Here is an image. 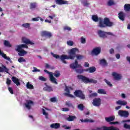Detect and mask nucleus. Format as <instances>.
<instances>
[{
    "mask_svg": "<svg viewBox=\"0 0 130 130\" xmlns=\"http://www.w3.org/2000/svg\"><path fill=\"white\" fill-rule=\"evenodd\" d=\"M79 49L77 48H74L70 50L69 51V56L67 55H61L60 56L59 55L55 54L52 52H51V55L55 58L61 59V61L63 63H67V61L65 59H74L76 57V53L79 52Z\"/></svg>",
    "mask_w": 130,
    "mask_h": 130,
    "instance_id": "obj_1",
    "label": "nucleus"
},
{
    "mask_svg": "<svg viewBox=\"0 0 130 130\" xmlns=\"http://www.w3.org/2000/svg\"><path fill=\"white\" fill-rule=\"evenodd\" d=\"M92 20L94 22L99 21V27L100 28H106V27H112V26H114V23L110 21L109 18L107 17L105 18L103 20L102 18H98L97 15H92Z\"/></svg>",
    "mask_w": 130,
    "mask_h": 130,
    "instance_id": "obj_2",
    "label": "nucleus"
},
{
    "mask_svg": "<svg viewBox=\"0 0 130 130\" xmlns=\"http://www.w3.org/2000/svg\"><path fill=\"white\" fill-rule=\"evenodd\" d=\"M77 79H78V80H81L82 82L85 84H88L89 83H91V84H97V80L93 79H90L82 75H78L77 76Z\"/></svg>",
    "mask_w": 130,
    "mask_h": 130,
    "instance_id": "obj_3",
    "label": "nucleus"
},
{
    "mask_svg": "<svg viewBox=\"0 0 130 130\" xmlns=\"http://www.w3.org/2000/svg\"><path fill=\"white\" fill-rule=\"evenodd\" d=\"M70 68L71 69H73V70L75 69L76 73H78L79 74H82V73H83V70L78 69L82 68V66L79 64V62H78V60L77 59L75 60L74 63H72L70 64Z\"/></svg>",
    "mask_w": 130,
    "mask_h": 130,
    "instance_id": "obj_4",
    "label": "nucleus"
},
{
    "mask_svg": "<svg viewBox=\"0 0 130 130\" xmlns=\"http://www.w3.org/2000/svg\"><path fill=\"white\" fill-rule=\"evenodd\" d=\"M44 72L45 73H47V74H49V78L50 82L51 83H53L54 84H57V79L56 78H55L54 76H53V75L52 74V72H50L47 70H44Z\"/></svg>",
    "mask_w": 130,
    "mask_h": 130,
    "instance_id": "obj_5",
    "label": "nucleus"
},
{
    "mask_svg": "<svg viewBox=\"0 0 130 130\" xmlns=\"http://www.w3.org/2000/svg\"><path fill=\"white\" fill-rule=\"evenodd\" d=\"M98 34L101 38H107V35H113L112 33L110 32L104 31L102 30H98Z\"/></svg>",
    "mask_w": 130,
    "mask_h": 130,
    "instance_id": "obj_6",
    "label": "nucleus"
},
{
    "mask_svg": "<svg viewBox=\"0 0 130 130\" xmlns=\"http://www.w3.org/2000/svg\"><path fill=\"white\" fill-rule=\"evenodd\" d=\"M74 95L76 96V97H78L80 99H82V100H84L85 99V94L83 93V91L80 90H77L74 92Z\"/></svg>",
    "mask_w": 130,
    "mask_h": 130,
    "instance_id": "obj_7",
    "label": "nucleus"
},
{
    "mask_svg": "<svg viewBox=\"0 0 130 130\" xmlns=\"http://www.w3.org/2000/svg\"><path fill=\"white\" fill-rule=\"evenodd\" d=\"M118 115L121 117H124L125 118L128 117L129 115V113H128V111L121 110L118 111Z\"/></svg>",
    "mask_w": 130,
    "mask_h": 130,
    "instance_id": "obj_8",
    "label": "nucleus"
},
{
    "mask_svg": "<svg viewBox=\"0 0 130 130\" xmlns=\"http://www.w3.org/2000/svg\"><path fill=\"white\" fill-rule=\"evenodd\" d=\"M42 37H45V38H51L52 37V34L50 31H43L41 33Z\"/></svg>",
    "mask_w": 130,
    "mask_h": 130,
    "instance_id": "obj_9",
    "label": "nucleus"
},
{
    "mask_svg": "<svg viewBox=\"0 0 130 130\" xmlns=\"http://www.w3.org/2000/svg\"><path fill=\"white\" fill-rule=\"evenodd\" d=\"M16 51L18 52V54L19 56H24V55L27 54L28 52L23 49H20V48H17L15 49Z\"/></svg>",
    "mask_w": 130,
    "mask_h": 130,
    "instance_id": "obj_10",
    "label": "nucleus"
},
{
    "mask_svg": "<svg viewBox=\"0 0 130 130\" xmlns=\"http://www.w3.org/2000/svg\"><path fill=\"white\" fill-rule=\"evenodd\" d=\"M96 129L97 130H119V129L115 128L112 126H109V127L104 126L101 127H97Z\"/></svg>",
    "mask_w": 130,
    "mask_h": 130,
    "instance_id": "obj_11",
    "label": "nucleus"
},
{
    "mask_svg": "<svg viewBox=\"0 0 130 130\" xmlns=\"http://www.w3.org/2000/svg\"><path fill=\"white\" fill-rule=\"evenodd\" d=\"M92 104L93 106L99 107L101 105V99L100 98H95L93 100Z\"/></svg>",
    "mask_w": 130,
    "mask_h": 130,
    "instance_id": "obj_12",
    "label": "nucleus"
},
{
    "mask_svg": "<svg viewBox=\"0 0 130 130\" xmlns=\"http://www.w3.org/2000/svg\"><path fill=\"white\" fill-rule=\"evenodd\" d=\"M9 71H10V69H8L7 67L4 64L2 65V67H0V73H7V74H8L10 75V72H9Z\"/></svg>",
    "mask_w": 130,
    "mask_h": 130,
    "instance_id": "obj_13",
    "label": "nucleus"
},
{
    "mask_svg": "<svg viewBox=\"0 0 130 130\" xmlns=\"http://www.w3.org/2000/svg\"><path fill=\"white\" fill-rule=\"evenodd\" d=\"M101 52V48L100 47H96L94 48L91 51V54H94V55H98Z\"/></svg>",
    "mask_w": 130,
    "mask_h": 130,
    "instance_id": "obj_14",
    "label": "nucleus"
},
{
    "mask_svg": "<svg viewBox=\"0 0 130 130\" xmlns=\"http://www.w3.org/2000/svg\"><path fill=\"white\" fill-rule=\"evenodd\" d=\"M114 80L117 81H119L121 79V75L120 74H117L116 72H113L112 74Z\"/></svg>",
    "mask_w": 130,
    "mask_h": 130,
    "instance_id": "obj_15",
    "label": "nucleus"
},
{
    "mask_svg": "<svg viewBox=\"0 0 130 130\" xmlns=\"http://www.w3.org/2000/svg\"><path fill=\"white\" fill-rule=\"evenodd\" d=\"M22 42L25 43V44H29L30 45H34V43L32 42L30 40L27 39L26 38L23 37L22 38Z\"/></svg>",
    "mask_w": 130,
    "mask_h": 130,
    "instance_id": "obj_16",
    "label": "nucleus"
},
{
    "mask_svg": "<svg viewBox=\"0 0 130 130\" xmlns=\"http://www.w3.org/2000/svg\"><path fill=\"white\" fill-rule=\"evenodd\" d=\"M12 81L16 84L17 86H20L21 85V83L20 82V79L17 78V77L13 76L12 78Z\"/></svg>",
    "mask_w": 130,
    "mask_h": 130,
    "instance_id": "obj_17",
    "label": "nucleus"
},
{
    "mask_svg": "<svg viewBox=\"0 0 130 130\" xmlns=\"http://www.w3.org/2000/svg\"><path fill=\"white\" fill-rule=\"evenodd\" d=\"M118 18L121 21H124V19H125V13L120 12L118 13Z\"/></svg>",
    "mask_w": 130,
    "mask_h": 130,
    "instance_id": "obj_18",
    "label": "nucleus"
},
{
    "mask_svg": "<svg viewBox=\"0 0 130 130\" xmlns=\"http://www.w3.org/2000/svg\"><path fill=\"white\" fill-rule=\"evenodd\" d=\"M51 128H54L57 129L60 127V124L59 123H52L50 125Z\"/></svg>",
    "mask_w": 130,
    "mask_h": 130,
    "instance_id": "obj_19",
    "label": "nucleus"
},
{
    "mask_svg": "<svg viewBox=\"0 0 130 130\" xmlns=\"http://www.w3.org/2000/svg\"><path fill=\"white\" fill-rule=\"evenodd\" d=\"M57 5H68V1L64 0H55Z\"/></svg>",
    "mask_w": 130,
    "mask_h": 130,
    "instance_id": "obj_20",
    "label": "nucleus"
},
{
    "mask_svg": "<svg viewBox=\"0 0 130 130\" xmlns=\"http://www.w3.org/2000/svg\"><path fill=\"white\" fill-rule=\"evenodd\" d=\"M33 101L29 100L27 101L26 103L25 104V107L28 109V110H30L31 109V104H33Z\"/></svg>",
    "mask_w": 130,
    "mask_h": 130,
    "instance_id": "obj_21",
    "label": "nucleus"
},
{
    "mask_svg": "<svg viewBox=\"0 0 130 130\" xmlns=\"http://www.w3.org/2000/svg\"><path fill=\"white\" fill-rule=\"evenodd\" d=\"M45 85H46V86L43 88L44 91H46L47 92H51L53 91L51 86L47 85L46 83H45Z\"/></svg>",
    "mask_w": 130,
    "mask_h": 130,
    "instance_id": "obj_22",
    "label": "nucleus"
},
{
    "mask_svg": "<svg viewBox=\"0 0 130 130\" xmlns=\"http://www.w3.org/2000/svg\"><path fill=\"white\" fill-rule=\"evenodd\" d=\"M0 55H1V56H2V57L5 58V59H7L9 61H10V62H12V61L11 60V58L7 56V55L6 54H4V52H2L1 49H0Z\"/></svg>",
    "mask_w": 130,
    "mask_h": 130,
    "instance_id": "obj_23",
    "label": "nucleus"
},
{
    "mask_svg": "<svg viewBox=\"0 0 130 130\" xmlns=\"http://www.w3.org/2000/svg\"><path fill=\"white\" fill-rule=\"evenodd\" d=\"M85 72H89V73H90V74H92V73H94V72H96V68H95L94 67H91L86 69Z\"/></svg>",
    "mask_w": 130,
    "mask_h": 130,
    "instance_id": "obj_24",
    "label": "nucleus"
},
{
    "mask_svg": "<svg viewBox=\"0 0 130 130\" xmlns=\"http://www.w3.org/2000/svg\"><path fill=\"white\" fill-rule=\"evenodd\" d=\"M80 121L81 122H84L85 123L87 122H89L90 123H92L94 122V120H92L91 119H88V118H85V119H80Z\"/></svg>",
    "mask_w": 130,
    "mask_h": 130,
    "instance_id": "obj_25",
    "label": "nucleus"
},
{
    "mask_svg": "<svg viewBox=\"0 0 130 130\" xmlns=\"http://www.w3.org/2000/svg\"><path fill=\"white\" fill-rule=\"evenodd\" d=\"M116 104H118V105L125 106V105L127 104V102L125 101L119 100L116 102Z\"/></svg>",
    "mask_w": 130,
    "mask_h": 130,
    "instance_id": "obj_26",
    "label": "nucleus"
},
{
    "mask_svg": "<svg viewBox=\"0 0 130 130\" xmlns=\"http://www.w3.org/2000/svg\"><path fill=\"white\" fill-rule=\"evenodd\" d=\"M100 64H102L104 67H107V66H108V63H107V61L105 59H102L100 60Z\"/></svg>",
    "mask_w": 130,
    "mask_h": 130,
    "instance_id": "obj_27",
    "label": "nucleus"
},
{
    "mask_svg": "<svg viewBox=\"0 0 130 130\" xmlns=\"http://www.w3.org/2000/svg\"><path fill=\"white\" fill-rule=\"evenodd\" d=\"M76 118L77 117H76V116L70 115L67 118V120H68V121H74Z\"/></svg>",
    "mask_w": 130,
    "mask_h": 130,
    "instance_id": "obj_28",
    "label": "nucleus"
},
{
    "mask_svg": "<svg viewBox=\"0 0 130 130\" xmlns=\"http://www.w3.org/2000/svg\"><path fill=\"white\" fill-rule=\"evenodd\" d=\"M115 119V117L113 116H110L109 117H106L105 118V120L107 121L108 122H110L111 121H113Z\"/></svg>",
    "mask_w": 130,
    "mask_h": 130,
    "instance_id": "obj_29",
    "label": "nucleus"
},
{
    "mask_svg": "<svg viewBox=\"0 0 130 130\" xmlns=\"http://www.w3.org/2000/svg\"><path fill=\"white\" fill-rule=\"evenodd\" d=\"M98 93L99 94H104V95H106L107 93L106 92V91L105 90L102 89V88H100L98 90Z\"/></svg>",
    "mask_w": 130,
    "mask_h": 130,
    "instance_id": "obj_30",
    "label": "nucleus"
},
{
    "mask_svg": "<svg viewBox=\"0 0 130 130\" xmlns=\"http://www.w3.org/2000/svg\"><path fill=\"white\" fill-rule=\"evenodd\" d=\"M17 48H19L20 49H23V48H28V45L26 44H21L16 46Z\"/></svg>",
    "mask_w": 130,
    "mask_h": 130,
    "instance_id": "obj_31",
    "label": "nucleus"
},
{
    "mask_svg": "<svg viewBox=\"0 0 130 130\" xmlns=\"http://www.w3.org/2000/svg\"><path fill=\"white\" fill-rule=\"evenodd\" d=\"M4 44L6 47H12V44H11L9 41L5 40Z\"/></svg>",
    "mask_w": 130,
    "mask_h": 130,
    "instance_id": "obj_32",
    "label": "nucleus"
},
{
    "mask_svg": "<svg viewBox=\"0 0 130 130\" xmlns=\"http://www.w3.org/2000/svg\"><path fill=\"white\" fill-rule=\"evenodd\" d=\"M124 9L125 12H129L130 11V4H126L124 6Z\"/></svg>",
    "mask_w": 130,
    "mask_h": 130,
    "instance_id": "obj_33",
    "label": "nucleus"
},
{
    "mask_svg": "<svg viewBox=\"0 0 130 130\" xmlns=\"http://www.w3.org/2000/svg\"><path fill=\"white\" fill-rule=\"evenodd\" d=\"M53 77H55V78H59L60 76V72L59 71H56L55 73H52Z\"/></svg>",
    "mask_w": 130,
    "mask_h": 130,
    "instance_id": "obj_34",
    "label": "nucleus"
},
{
    "mask_svg": "<svg viewBox=\"0 0 130 130\" xmlns=\"http://www.w3.org/2000/svg\"><path fill=\"white\" fill-rule=\"evenodd\" d=\"M81 3L84 7H88V6L90 5L88 0H82Z\"/></svg>",
    "mask_w": 130,
    "mask_h": 130,
    "instance_id": "obj_35",
    "label": "nucleus"
},
{
    "mask_svg": "<svg viewBox=\"0 0 130 130\" xmlns=\"http://www.w3.org/2000/svg\"><path fill=\"white\" fill-rule=\"evenodd\" d=\"M26 88L27 89H29L30 90H32L34 89V86L32 84H30V82H27L26 83Z\"/></svg>",
    "mask_w": 130,
    "mask_h": 130,
    "instance_id": "obj_36",
    "label": "nucleus"
},
{
    "mask_svg": "<svg viewBox=\"0 0 130 130\" xmlns=\"http://www.w3.org/2000/svg\"><path fill=\"white\" fill-rule=\"evenodd\" d=\"M77 59H78L79 60H81V59H83V58H84V57H85V56H84V55H80V54H77L75 55Z\"/></svg>",
    "mask_w": 130,
    "mask_h": 130,
    "instance_id": "obj_37",
    "label": "nucleus"
},
{
    "mask_svg": "<svg viewBox=\"0 0 130 130\" xmlns=\"http://www.w3.org/2000/svg\"><path fill=\"white\" fill-rule=\"evenodd\" d=\"M42 112H43V115H45V118L47 119H48V113H46V112L45 111V110L44 109H42Z\"/></svg>",
    "mask_w": 130,
    "mask_h": 130,
    "instance_id": "obj_38",
    "label": "nucleus"
},
{
    "mask_svg": "<svg viewBox=\"0 0 130 130\" xmlns=\"http://www.w3.org/2000/svg\"><path fill=\"white\" fill-rule=\"evenodd\" d=\"M18 61L19 62H26V59H24V57H20L18 59Z\"/></svg>",
    "mask_w": 130,
    "mask_h": 130,
    "instance_id": "obj_39",
    "label": "nucleus"
},
{
    "mask_svg": "<svg viewBox=\"0 0 130 130\" xmlns=\"http://www.w3.org/2000/svg\"><path fill=\"white\" fill-rule=\"evenodd\" d=\"M45 64V67L46 69H50L51 70H53V69H54V67L50 66V65H49L47 63H46Z\"/></svg>",
    "mask_w": 130,
    "mask_h": 130,
    "instance_id": "obj_40",
    "label": "nucleus"
},
{
    "mask_svg": "<svg viewBox=\"0 0 130 130\" xmlns=\"http://www.w3.org/2000/svg\"><path fill=\"white\" fill-rule=\"evenodd\" d=\"M114 5V2L112 0H109L107 3V6L109 7H111V6H113Z\"/></svg>",
    "mask_w": 130,
    "mask_h": 130,
    "instance_id": "obj_41",
    "label": "nucleus"
},
{
    "mask_svg": "<svg viewBox=\"0 0 130 130\" xmlns=\"http://www.w3.org/2000/svg\"><path fill=\"white\" fill-rule=\"evenodd\" d=\"M22 26L23 27H24V28H28V29L30 28V24H29L28 23H23L22 24Z\"/></svg>",
    "mask_w": 130,
    "mask_h": 130,
    "instance_id": "obj_42",
    "label": "nucleus"
},
{
    "mask_svg": "<svg viewBox=\"0 0 130 130\" xmlns=\"http://www.w3.org/2000/svg\"><path fill=\"white\" fill-rule=\"evenodd\" d=\"M78 109H79L81 111H83L84 110V105L82 104L78 105Z\"/></svg>",
    "mask_w": 130,
    "mask_h": 130,
    "instance_id": "obj_43",
    "label": "nucleus"
},
{
    "mask_svg": "<svg viewBox=\"0 0 130 130\" xmlns=\"http://www.w3.org/2000/svg\"><path fill=\"white\" fill-rule=\"evenodd\" d=\"M98 95V94H97L96 92H94V93H91V94H90V95H89V97L90 98H93V97H97Z\"/></svg>",
    "mask_w": 130,
    "mask_h": 130,
    "instance_id": "obj_44",
    "label": "nucleus"
},
{
    "mask_svg": "<svg viewBox=\"0 0 130 130\" xmlns=\"http://www.w3.org/2000/svg\"><path fill=\"white\" fill-rule=\"evenodd\" d=\"M104 81L106 83V84H107L108 86H109V87H112V84H111L110 82L108 81L107 79H105Z\"/></svg>",
    "mask_w": 130,
    "mask_h": 130,
    "instance_id": "obj_45",
    "label": "nucleus"
},
{
    "mask_svg": "<svg viewBox=\"0 0 130 130\" xmlns=\"http://www.w3.org/2000/svg\"><path fill=\"white\" fill-rule=\"evenodd\" d=\"M80 40V42L82 43V44H85V43H86V38L81 37Z\"/></svg>",
    "mask_w": 130,
    "mask_h": 130,
    "instance_id": "obj_46",
    "label": "nucleus"
},
{
    "mask_svg": "<svg viewBox=\"0 0 130 130\" xmlns=\"http://www.w3.org/2000/svg\"><path fill=\"white\" fill-rule=\"evenodd\" d=\"M39 79L40 81H42L43 82H46L47 80L46 78H44L43 76H41L39 77Z\"/></svg>",
    "mask_w": 130,
    "mask_h": 130,
    "instance_id": "obj_47",
    "label": "nucleus"
},
{
    "mask_svg": "<svg viewBox=\"0 0 130 130\" xmlns=\"http://www.w3.org/2000/svg\"><path fill=\"white\" fill-rule=\"evenodd\" d=\"M11 83H12V80H11V79H10V78H7L6 84L8 86H10V85H11Z\"/></svg>",
    "mask_w": 130,
    "mask_h": 130,
    "instance_id": "obj_48",
    "label": "nucleus"
},
{
    "mask_svg": "<svg viewBox=\"0 0 130 130\" xmlns=\"http://www.w3.org/2000/svg\"><path fill=\"white\" fill-rule=\"evenodd\" d=\"M67 44L69 46H73L74 45V42L73 41H67Z\"/></svg>",
    "mask_w": 130,
    "mask_h": 130,
    "instance_id": "obj_49",
    "label": "nucleus"
},
{
    "mask_svg": "<svg viewBox=\"0 0 130 130\" xmlns=\"http://www.w3.org/2000/svg\"><path fill=\"white\" fill-rule=\"evenodd\" d=\"M64 31H71L72 30V28L68 26H66L63 27Z\"/></svg>",
    "mask_w": 130,
    "mask_h": 130,
    "instance_id": "obj_50",
    "label": "nucleus"
},
{
    "mask_svg": "<svg viewBox=\"0 0 130 130\" xmlns=\"http://www.w3.org/2000/svg\"><path fill=\"white\" fill-rule=\"evenodd\" d=\"M66 105L68 106V107H74V106H73V104L71 103V102H66Z\"/></svg>",
    "mask_w": 130,
    "mask_h": 130,
    "instance_id": "obj_51",
    "label": "nucleus"
},
{
    "mask_svg": "<svg viewBox=\"0 0 130 130\" xmlns=\"http://www.w3.org/2000/svg\"><path fill=\"white\" fill-rule=\"evenodd\" d=\"M50 101L51 102H56V101H57V100H56V98L53 97L50 99Z\"/></svg>",
    "mask_w": 130,
    "mask_h": 130,
    "instance_id": "obj_52",
    "label": "nucleus"
},
{
    "mask_svg": "<svg viewBox=\"0 0 130 130\" xmlns=\"http://www.w3.org/2000/svg\"><path fill=\"white\" fill-rule=\"evenodd\" d=\"M64 91H66L67 92L64 93V94H69L71 93V92L70 91V89H69V87H68V86H66Z\"/></svg>",
    "mask_w": 130,
    "mask_h": 130,
    "instance_id": "obj_53",
    "label": "nucleus"
},
{
    "mask_svg": "<svg viewBox=\"0 0 130 130\" xmlns=\"http://www.w3.org/2000/svg\"><path fill=\"white\" fill-rule=\"evenodd\" d=\"M30 8V9H35L36 8V4L35 3H31Z\"/></svg>",
    "mask_w": 130,
    "mask_h": 130,
    "instance_id": "obj_54",
    "label": "nucleus"
},
{
    "mask_svg": "<svg viewBox=\"0 0 130 130\" xmlns=\"http://www.w3.org/2000/svg\"><path fill=\"white\" fill-rule=\"evenodd\" d=\"M64 95H65V96H69V97H71V98H75V96L74 95H73V94H70V93H64Z\"/></svg>",
    "mask_w": 130,
    "mask_h": 130,
    "instance_id": "obj_55",
    "label": "nucleus"
},
{
    "mask_svg": "<svg viewBox=\"0 0 130 130\" xmlns=\"http://www.w3.org/2000/svg\"><path fill=\"white\" fill-rule=\"evenodd\" d=\"M8 90L9 91L11 94H14V90H13V88L8 87Z\"/></svg>",
    "mask_w": 130,
    "mask_h": 130,
    "instance_id": "obj_56",
    "label": "nucleus"
},
{
    "mask_svg": "<svg viewBox=\"0 0 130 130\" xmlns=\"http://www.w3.org/2000/svg\"><path fill=\"white\" fill-rule=\"evenodd\" d=\"M124 128H127L128 129H130V125H128L126 123L124 124Z\"/></svg>",
    "mask_w": 130,
    "mask_h": 130,
    "instance_id": "obj_57",
    "label": "nucleus"
},
{
    "mask_svg": "<svg viewBox=\"0 0 130 130\" xmlns=\"http://www.w3.org/2000/svg\"><path fill=\"white\" fill-rule=\"evenodd\" d=\"M32 72H33V73L40 72V70L38 69L36 67H34V70H32Z\"/></svg>",
    "mask_w": 130,
    "mask_h": 130,
    "instance_id": "obj_58",
    "label": "nucleus"
},
{
    "mask_svg": "<svg viewBox=\"0 0 130 130\" xmlns=\"http://www.w3.org/2000/svg\"><path fill=\"white\" fill-rule=\"evenodd\" d=\"M84 67L85 68H89L90 67V64L88 62H85L84 64Z\"/></svg>",
    "mask_w": 130,
    "mask_h": 130,
    "instance_id": "obj_59",
    "label": "nucleus"
},
{
    "mask_svg": "<svg viewBox=\"0 0 130 130\" xmlns=\"http://www.w3.org/2000/svg\"><path fill=\"white\" fill-rule=\"evenodd\" d=\"M39 18L40 17L33 18L32 20L34 22H38V21H39Z\"/></svg>",
    "mask_w": 130,
    "mask_h": 130,
    "instance_id": "obj_60",
    "label": "nucleus"
},
{
    "mask_svg": "<svg viewBox=\"0 0 130 130\" xmlns=\"http://www.w3.org/2000/svg\"><path fill=\"white\" fill-rule=\"evenodd\" d=\"M62 127H65V129H71V127L67 126V125H63Z\"/></svg>",
    "mask_w": 130,
    "mask_h": 130,
    "instance_id": "obj_61",
    "label": "nucleus"
},
{
    "mask_svg": "<svg viewBox=\"0 0 130 130\" xmlns=\"http://www.w3.org/2000/svg\"><path fill=\"white\" fill-rule=\"evenodd\" d=\"M62 111H64V112L70 111V109L68 108H63Z\"/></svg>",
    "mask_w": 130,
    "mask_h": 130,
    "instance_id": "obj_62",
    "label": "nucleus"
},
{
    "mask_svg": "<svg viewBox=\"0 0 130 130\" xmlns=\"http://www.w3.org/2000/svg\"><path fill=\"white\" fill-rule=\"evenodd\" d=\"M110 54H112L114 53V50L112 48L110 49Z\"/></svg>",
    "mask_w": 130,
    "mask_h": 130,
    "instance_id": "obj_63",
    "label": "nucleus"
},
{
    "mask_svg": "<svg viewBox=\"0 0 130 130\" xmlns=\"http://www.w3.org/2000/svg\"><path fill=\"white\" fill-rule=\"evenodd\" d=\"M118 122L115 121V122H110V124H118Z\"/></svg>",
    "mask_w": 130,
    "mask_h": 130,
    "instance_id": "obj_64",
    "label": "nucleus"
}]
</instances>
